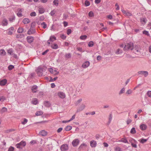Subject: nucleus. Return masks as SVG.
I'll return each mask as SVG.
<instances>
[{"label": "nucleus", "mask_w": 151, "mask_h": 151, "mask_svg": "<svg viewBox=\"0 0 151 151\" xmlns=\"http://www.w3.org/2000/svg\"><path fill=\"white\" fill-rule=\"evenodd\" d=\"M133 43L130 42L128 43L124 46V49L128 50H132L134 48Z\"/></svg>", "instance_id": "f257e3e1"}, {"label": "nucleus", "mask_w": 151, "mask_h": 151, "mask_svg": "<svg viewBox=\"0 0 151 151\" xmlns=\"http://www.w3.org/2000/svg\"><path fill=\"white\" fill-rule=\"evenodd\" d=\"M26 145V142L25 141H22L19 143L16 144V147L17 148L22 149V147H24Z\"/></svg>", "instance_id": "f03ea898"}, {"label": "nucleus", "mask_w": 151, "mask_h": 151, "mask_svg": "<svg viewBox=\"0 0 151 151\" xmlns=\"http://www.w3.org/2000/svg\"><path fill=\"white\" fill-rule=\"evenodd\" d=\"M68 145L66 144H64L62 145L60 148V149L61 151H65L68 150Z\"/></svg>", "instance_id": "7ed1b4c3"}, {"label": "nucleus", "mask_w": 151, "mask_h": 151, "mask_svg": "<svg viewBox=\"0 0 151 151\" xmlns=\"http://www.w3.org/2000/svg\"><path fill=\"white\" fill-rule=\"evenodd\" d=\"M139 75L143 74L144 75L145 77H146L148 75V72L145 71H139L137 73Z\"/></svg>", "instance_id": "20e7f679"}, {"label": "nucleus", "mask_w": 151, "mask_h": 151, "mask_svg": "<svg viewBox=\"0 0 151 151\" xmlns=\"http://www.w3.org/2000/svg\"><path fill=\"white\" fill-rule=\"evenodd\" d=\"M35 32V28L32 27H30V29L27 32V34L29 35L32 34Z\"/></svg>", "instance_id": "39448f33"}, {"label": "nucleus", "mask_w": 151, "mask_h": 151, "mask_svg": "<svg viewBox=\"0 0 151 151\" xmlns=\"http://www.w3.org/2000/svg\"><path fill=\"white\" fill-rule=\"evenodd\" d=\"M79 140L78 139H77L74 140L72 142V145L74 147L77 146L79 144Z\"/></svg>", "instance_id": "423d86ee"}, {"label": "nucleus", "mask_w": 151, "mask_h": 151, "mask_svg": "<svg viewBox=\"0 0 151 151\" xmlns=\"http://www.w3.org/2000/svg\"><path fill=\"white\" fill-rule=\"evenodd\" d=\"M38 76H41L42 75L43 68L40 66L38 67Z\"/></svg>", "instance_id": "0eeeda50"}, {"label": "nucleus", "mask_w": 151, "mask_h": 151, "mask_svg": "<svg viewBox=\"0 0 151 151\" xmlns=\"http://www.w3.org/2000/svg\"><path fill=\"white\" fill-rule=\"evenodd\" d=\"M90 144L92 147H95L96 146L97 143L95 141L92 140L90 141Z\"/></svg>", "instance_id": "6e6552de"}, {"label": "nucleus", "mask_w": 151, "mask_h": 151, "mask_svg": "<svg viewBox=\"0 0 151 151\" xmlns=\"http://www.w3.org/2000/svg\"><path fill=\"white\" fill-rule=\"evenodd\" d=\"M140 20L141 24L143 25L145 24L147 21V19L145 17L140 18Z\"/></svg>", "instance_id": "1a4fd4ad"}, {"label": "nucleus", "mask_w": 151, "mask_h": 151, "mask_svg": "<svg viewBox=\"0 0 151 151\" xmlns=\"http://www.w3.org/2000/svg\"><path fill=\"white\" fill-rule=\"evenodd\" d=\"M90 65V62L88 61H86L82 65V66L84 68H87Z\"/></svg>", "instance_id": "9d476101"}, {"label": "nucleus", "mask_w": 151, "mask_h": 151, "mask_svg": "<svg viewBox=\"0 0 151 151\" xmlns=\"http://www.w3.org/2000/svg\"><path fill=\"white\" fill-rule=\"evenodd\" d=\"M27 42L29 43H31L34 40L33 37L31 36H28L27 38Z\"/></svg>", "instance_id": "9b49d317"}, {"label": "nucleus", "mask_w": 151, "mask_h": 151, "mask_svg": "<svg viewBox=\"0 0 151 151\" xmlns=\"http://www.w3.org/2000/svg\"><path fill=\"white\" fill-rule=\"evenodd\" d=\"M7 80L6 79H4L0 81V85L1 86L5 85L7 83Z\"/></svg>", "instance_id": "f8f14e48"}, {"label": "nucleus", "mask_w": 151, "mask_h": 151, "mask_svg": "<svg viewBox=\"0 0 151 151\" xmlns=\"http://www.w3.org/2000/svg\"><path fill=\"white\" fill-rule=\"evenodd\" d=\"M139 127L142 130L144 131L147 129V127L146 124H142L140 125Z\"/></svg>", "instance_id": "ddd939ff"}, {"label": "nucleus", "mask_w": 151, "mask_h": 151, "mask_svg": "<svg viewBox=\"0 0 151 151\" xmlns=\"http://www.w3.org/2000/svg\"><path fill=\"white\" fill-rule=\"evenodd\" d=\"M14 30V28L13 27H11L8 29L7 34L9 35H12L13 34V31Z\"/></svg>", "instance_id": "4468645a"}, {"label": "nucleus", "mask_w": 151, "mask_h": 151, "mask_svg": "<svg viewBox=\"0 0 151 151\" xmlns=\"http://www.w3.org/2000/svg\"><path fill=\"white\" fill-rule=\"evenodd\" d=\"M37 86L36 85H34L32 87L31 90L33 93H35L37 91Z\"/></svg>", "instance_id": "2eb2a0df"}, {"label": "nucleus", "mask_w": 151, "mask_h": 151, "mask_svg": "<svg viewBox=\"0 0 151 151\" xmlns=\"http://www.w3.org/2000/svg\"><path fill=\"white\" fill-rule=\"evenodd\" d=\"M39 135L43 136H45L47 134V133L45 130H42L39 132Z\"/></svg>", "instance_id": "dca6fc26"}, {"label": "nucleus", "mask_w": 151, "mask_h": 151, "mask_svg": "<svg viewBox=\"0 0 151 151\" xmlns=\"http://www.w3.org/2000/svg\"><path fill=\"white\" fill-rule=\"evenodd\" d=\"M85 106L84 104H82L81 106L77 109V112H80L84 109Z\"/></svg>", "instance_id": "f3484780"}, {"label": "nucleus", "mask_w": 151, "mask_h": 151, "mask_svg": "<svg viewBox=\"0 0 151 151\" xmlns=\"http://www.w3.org/2000/svg\"><path fill=\"white\" fill-rule=\"evenodd\" d=\"M58 96L60 98L62 99H64L65 97V94L63 92H59L58 93Z\"/></svg>", "instance_id": "a211bd4d"}, {"label": "nucleus", "mask_w": 151, "mask_h": 151, "mask_svg": "<svg viewBox=\"0 0 151 151\" xmlns=\"http://www.w3.org/2000/svg\"><path fill=\"white\" fill-rule=\"evenodd\" d=\"M18 12L17 13V15L19 17H21L22 16V9H18Z\"/></svg>", "instance_id": "6ab92c4d"}, {"label": "nucleus", "mask_w": 151, "mask_h": 151, "mask_svg": "<svg viewBox=\"0 0 151 151\" xmlns=\"http://www.w3.org/2000/svg\"><path fill=\"white\" fill-rule=\"evenodd\" d=\"M8 24V21L6 19L4 18L2 21V25L3 26H6Z\"/></svg>", "instance_id": "aec40b11"}, {"label": "nucleus", "mask_w": 151, "mask_h": 151, "mask_svg": "<svg viewBox=\"0 0 151 151\" xmlns=\"http://www.w3.org/2000/svg\"><path fill=\"white\" fill-rule=\"evenodd\" d=\"M134 51L135 53L138 54L140 52V48L138 47L137 46H136L135 48V49L134 50Z\"/></svg>", "instance_id": "412c9836"}, {"label": "nucleus", "mask_w": 151, "mask_h": 151, "mask_svg": "<svg viewBox=\"0 0 151 151\" xmlns=\"http://www.w3.org/2000/svg\"><path fill=\"white\" fill-rule=\"evenodd\" d=\"M30 22L29 19L27 18L24 19L23 20L22 22L24 24H26L29 23Z\"/></svg>", "instance_id": "4be33fe9"}, {"label": "nucleus", "mask_w": 151, "mask_h": 151, "mask_svg": "<svg viewBox=\"0 0 151 151\" xmlns=\"http://www.w3.org/2000/svg\"><path fill=\"white\" fill-rule=\"evenodd\" d=\"M35 73H32L29 75L28 78H29V79H33L35 78Z\"/></svg>", "instance_id": "5701e85b"}, {"label": "nucleus", "mask_w": 151, "mask_h": 151, "mask_svg": "<svg viewBox=\"0 0 151 151\" xmlns=\"http://www.w3.org/2000/svg\"><path fill=\"white\" fill-rule=\"evenodd\" d=\"M43 112L42 111H38V116H40L41 115H42L41 116L43 118L46 117V115H45V114H43Z\"/></svg>", "instance_id": "b1692460"}, {"label": "nucleus", "mask_w": 151, "mask_h": 151, "mask_svg": "<svg viewBox=\"0 0 151 151\" xmlns=\"http://www.w3.org/2000/svg\"><path fill=\"white\" fill-rule=\"evenodd\" d=\"M44 104L45 106L46 107H49L51 105L50 102L48 101H45Z\"/></svg>", "instance_id": "393cba45"}, {"label": "nucleus", "mask_w": 151, "mask_h": 151, "mask_svg": "<svg viewBox=\"0 0 151 151\" xmlns=\"http://www.w3.org/2000/svg\"><path fill=\"white\" fill-rule=\"evenodd\" d=\"M38 10L40 13L42 14L44 13L45 10L43 8L40 7L39 9Z\"/></svg>", "instance_id": "a878e982"}, {"label": "nucleus", "mask_w": 151, "mask_h": 151, "mask_svg": "<svg viewBox=\"0 0 151 151\" xmlns=\"http://www.w3.org/2000/svg\"><path fill=\"white\" fill-rule=\"evenodd\" d=\"M32 103L35 105H36L38 103V101L37 99H34L32 101Z\"/></svg>", "instance_id": "bb28decb"}, {"label": "nucleus", "mask_w": 151, "mask_h": 151, "mask_svg": "<svg viewBox=\"0 0 151 151\" xmlns=\"http://www.w3.org/2000/svg\"><path fill=\"white\" fill-rule=\"evenodd\" d=\"M72 55L70 53H66L65 55V58L67 59H68L71 57Z\"/></svg>", "instance_id": "cd10ccee"}, {"label": "nucleus", "mask_w": 151, "mask_h": 151, "mask_svg": "<svg viewBox=\"0 0 151 151\" xmlns=\"http://www.w3.org/2000/svg\"><path fill=\"white\" fill-rule=\"evenodd\" d=\"M120 141L125 143H128V141L126 138H122Z\"/></svg>", "instance_id": "c85d7f7f"}, {"label": "nucleus", "mask_w": 151, "mask_h": 151, "mask_svg": "<svg viewBox=\"0 0 151 151\" xmlns=\"http://www.w3.org/2000/svg\"><path fill=\"white\" fill-rule=\"evenodd\" d=\"M51 47L53 49H56L58 48V46L56 44H54L51 46Z\"/></svg>", "instance_id": "c756f323"}, {"label": "nucleus", "mask_w": 151, "mask_h": 151, "mask_svg": "<svg viewBox=\"0 0 151 151\" xmlns=\"http://www.w3.org/2000/svg\"><path fill=\"white\" fill-rule=\"evenodd\" d=\"M6 52L4 49L0 50V55H4L6 54Z\"/></svg>", "instance_id": "7c9ffc66"}, {"label": "nucleus", "mask_w": 151, "mask_h": 151, "mask_svg": "<svg viewBox=\"0 0 151 151\" xmlns=\"http://www.w3.org/2000/svg\"><path fill=\"white\" fill-rule=\"evenodd\" d=\"M72 128V127L70 126H67L65 128V130L67 131H68L70 130Z\"/></svg>", "instance_id": "2f4dec72"}, {"label": "nucleus", "mask_w": 151, "mask_h": 151, "mask_svg": "<svg viewBox=\"0 0 151 151\" xmlns=\"http://www.w3.org/2000/svg\"><path fill=\"white\" fill-rule=\"evenodd\" d=\"M24 30L23 28L19 27L17 29V32L19 33H22L23 32Z\"/></svg>", "instance_id": "473e14b6"}, {"label": "nucleus", "mask_w": 151, "mask_h": 151, "mask_svg": "<svg viewBox=\"0 0 151 151\" xmlns=\"http://www.w3.org/2000/svg\"><path fill=\"white\" fill-rule=\"evenodd\" d=\"M130 133L132 134H134L136 133V131L135 130V128L134 127H133L131 129Z\"/></svg>", "instance_id": "72a5a7b5"}, {"label": "nucleus", "mask_w": 151, "mask_h": 151, "mask_svg": "<svg viewBox=\"0 0 151 151\" xmlns=\"http://www.w3.org/2000/svg\"><path fill=\"white\" fill-rule=\"evenodd\" d=\"M24 36V35L23 34H18L16 35V37L17 38H21Z\"/></svg>", "instance_id": "f704fd0d"}, {"label": "nucleus", "mask_w": 151, "mask_h": 151, "mask_svg": "<svg viewBox=\"0 0 151 151\" xmlns=\"http://www.w3.org/2000/svg\"><path fill=\"white\" fill-rule=\"evenodd\" d=\"M41 26L44 29H45L47 27V25L45 22H43L41 24Z\"/></svg>", "instance_id": "c9c22d12"}, {"label": "nucleus", "mask_w": 151, "mask_h": 151, "mask_svg": "<svg viewBox=\"0 0 151 151\" xmlns=\"http://www.w3.org/2000/svg\"><path fill=\"white\" fill-rule=\"evenodd\" d=\"M94 44V42L93 41H90L89 42L88 45L89 47H92L93 46Z\"/></svg>", "instance_id": "e433bc0d"}, {"label": "nucleus", "mask_w": 151, "mask_h": 151, "mask_svg": "<svg viewBox=\"0 0 151 151\" xmlns=\"http://www.w3.org/2000/svg\"><path fill=\"white\" fill-rule=\"evenodd\" d=\"M125 91V88H123L119 91V95H121L122 94L124 93Z\"/></svg>", "instance_id": "4c0bfd02"}, {"label": "nucleus", "mask_w": 151, "mask_h": 151, "mask_svg": "<svg viewBox=\"0 0 151 151\" xmlns=\"http://www.w3.org/2000/svg\"><path fill=\"white\" fill-rule=\"evenodd\" d=\"M56 40V38L55 36H51L50 38V41L53 42Z\"/></svg>", "instance_id": "58836bf2"}, {"label": "nucleus", "mask_w": 151, "mask_h": 151, "mask_svg": "<svg viewBox=\"0 0 151 151\" xmlns=\"http://www.w3.org/2000/svg\"><path fill=\"white\" fill-rule=\"evenodd\" d=\"M147 140V139H144L142 138L141 139L140 142L142 144H144L145 143V142H146Z\"/></svg>", "instance_id": "ea45409f"}, {"label": "nucleus", "mask_w": 151, "mask_h": 151, "mask_svg": "<svg viewBox=\"0 0 151 151\" xmlns=\"http://www.w3.org/2000/svg\"><path fill=\"white\" fill-rule=\"evenodd\" d=\"M87 37V36L86 35H82L80 37V39L82 40H85Z\"/></svg>", "instance_id": "a19ab883"}, {"label": "nucleus", "mask_w": 151, "mask_h": 151, "mask_svg": "<svg viewBox=\"0 0 151 151\" xmlns=\"http://www.w3.org/2000/svg\"><path fill=\"white\" fill-rule=\"evenodd\" d=\"M88 16L90 17H91L94 16L93 12L92 11H90L88 13Z\"/></svg>", "instance_id": "79ce46f5"}, {"label": "nucleus", "mask_w": 151, "mask_h": 151, "mask_svg": "<svg viewBox=\"0 0 151 151\" xmlns=\"http://www.w3.org/2000/svg\"><path fill=\"white\" fill-rule=\"evenodd\" d=\"M7 111V109L6 108L4 107L2 108L1 110V113H4L6 112Z\"/></svg>", "instance_id": "37998d69"}, {"label": "nucleus", "mask_w": 151, "mask_h": 151, "mask_svg": "<svg viewBox=\"0 0 151 151\" xmlns=\"http://www.w3.org/2000/svg\"><path fill=\"white\" fill-rule=\"evenodd\" d=\"M85 4L86 6H88L90 5V3L88 0H86L85 2Z\"/></svg>", "instance_id": "c03bdc74"}, {"label": "nucleus", "mask_w": 151, "mask_h": 151, "mask_svg": "<svg viewBox=\"0 0 151 151\" xmlns=\"http://www.w3.org/2000/svg\"><path fill=\"white\" fill-rule=\"evenodd\" d=\"M143 34L148 36H150V34H149L148 32L146 30L144 31L143 32Z\"/></svg>", "instance_id": "a18cd8bd"}, {"label": "nucleus", "mask_w": 151, "mask_h": 151, "mask_svg": "<svg viewBox=\"0 0 151 151\" xmlns=\"http://www.w3.org/2000/svg\"><path fill=\"white\" fill-rule=\"evenodd\" d=\"M112 119V114H110L109 116V123L110 124Z\"/></svg>", "instance_id": "49530a36"}, {"label": "nucleus", "mask_w": 151, "mask_h": 151, "mask_svg": "<svg viewBox=\"0 0 151 151\" xmlns=\"http://www.w3.org/2000/svg\"><path fill=\"white\" fill-rule=\"evenodd\" d=\"M82 101V99H80L76 102L75 103L76 105H78L79 103H80V102Z\"/></svg>", "instance_id": "de8ad7c7"}, {"label": "nucleus", "mask_w": 151, "mask_h": 151, "mask_svg": "<svg viewBox=\"0 0 151 151\" xmlns=\"http://www.w3.org/2000/svg\"><path fill=\"white\" fill-rule=\"evenodd\" d=\"M126 15L128 17L131 16H132V14L129 12L127 11V13H126Z\"/></svg>", "instance_id": "09e8293b"}, {"label": "nucleus", "mask_w": 151, "mask_h": 151, "mask_svg": "<svg viewBox=\"0 0 151 151\" xmlns=\"http://www.w3.org/2000/svg\"><path fill=\"white\" fill-rule=\"evenodd\" d=\"M6 99L4 96H2L0 97V101L2 102L6 100Z\"/></svg>", "instance_id": "8fccbe9b"}, {"label": "nucleus", "mask_w": 151, "mask_h": 151, "mask_svg": "<svg viewBox=\"0 0 151 151\" xmlns=\"http://www.w3.org/2000/svg\"><path fill=\"white\" fill-rule=\"evenodd\" d=\"M54 5L56 6H57L58 4V0H54L53 1Z\"/></svg>", "instance_id": "3c124183"}, {"label": "nucleus", "mask_w": 151, "mask_h": 151, "mask_svg": "<svg viewBox=\"0 0 151 151\" xmlns=\"http://www.w3.org/2000/svg\"><path fill=\"white\" fill-rule=\"evenodd\" d=\"M115 151H122L121 149L119 147H116L114 149Z\"/></svg>", "instance_id": "603ef678"}, {"label": "nucleus", "mask_w": 151, "mask_h": 151, "mask_svg": "<svg viewBox=\"0 0 151 151\" xmlns=\"http://www.w3.org/2000/svg\"><path fill=\"white\" fill-rule=\"evenodd\" d=\"M58 78V77H55L53 79H52V77L50 78V82H53L54 81H55Z\"/></svg>", "instance_id": "864d4df0"}, {"label": "nucleus", "mask_w": 151, "mask_h": 151, "mask_svg": "<svg viewBox=\"0 0 151 151\" xmlns=\"http://www.w3.org/2000/svg\"><path fill=\"white\" fill-rule=\"evenodd\" d=\"M15 19V17L14 16H13L9 18V21L11 22H12Z\"/></svg>", "instance_id": "5fc2aeb1"}, {"label": "nucleus", "mask_w": 151, "mask_h": 151, "mask_svg": "<svg viewBox=\"0 0 151 151\" xmlns=\"http://www.w3.org/2000/svg\"><path fill=\"white\" fill-rule=\"evenodd\" d=\"M122 50H120V49H118L117 51L116 52V53L117 54H120L122 53Z\"/></svg>", "instance_id": "6e6d98bb"}, {"label": "nucleus", "mask_w": 151, "mask_h": 151, "mask_svg": "<svg viewBox=\"0 0 151 151\" xmlns=\"http://www.w3.org/2000/svg\"><path fill=\"white\" fill-rule=\"evenodd\" d=\"M23 122H22V124L23 125L25 124L27 122L28 120L26 119H24Z\"/></svg>", "instance_id": "4d7b16f0"}, {"label": "nucleus", "mask_w": 151, "mask_h": 151, "mask_svg": "<svg viewBox=\"0 0 151 151\" xmlns=\"http://www.w3.org/2000/svg\"><path fill=\"white\" fill-rule=\"evenodd\" d=\"M14 68V66L12 65H10L8 66V68L9 70H12Z\"/></svg>", "instance_id": "13d9d810"}, {"label": "nucleus", "mask_w": 151, "mask_h": 151, "mask_svg": "<svg viewBox=\"0 0 151 151\" xmlns=\"http://www.w3.org/2000/svg\"><path fill=\"white\" fill-rule=\"evenodd\" d=\"M126 58L128 59H130L131 58H134V57H132L131 55H130L129 54H127L126 55Z\"/></svg>", "instance_id": "bf43d9fd"}, {"label": "nucleus", "mask_w": 151, "mask_h": 151, "mask_svg": "<svg viewBox=\"0 0 151 151\" xmlns=\"http://www.w3.org/2000/svg\"><path fill=\"white\" fill-rule=\"evenodd\" d=\"M36 15V13L35 12H32L30 14V15L31 17L35 16Z\"/></svg>", "instance_id": "052dcab7"}, {"label": "nucleus", "mask_w": 151, "mask_h": 151, "mask_svg": "<svg viewBox=\"0 0 151 151\" xmlns=\"http://www.w3.org/2000/svg\"><path fill=\"white\" fill-rule=\"evenodd\" d=\"M36 25V23L35 22H32L31 25L30 27H32L33 28H35V27Z\"/></svg>", "instance_id": "680f3d73"}, {"label": "nucleus", "mask_w": 151, "mask_h": 151, "mask_svg": "<svg viewBox=\"0 0 151 151\" xmlns=\"http://www.w3.org/2000/svg\"><path fill=\"white\" fill-rule=\"evenodd\" d=\"M72 32L71 30L70 29H68L67 30V34L68 35H69Z\"/></svg>", "instance_id": "e2e57ef3"}, {"label": "nucleus", "mask_w": 151, "mask_h": 151, "mask_svg": "<svg viewBox=\"0 0 151 151\" xmlns=\"http://www.w3.org/2000/svg\"><path fill=\"white\" fill-rule=\"evenodd\" d=\"M132 92V91L130 89L128 90L126 92V93L128 94H130Z\"/></svg>", "instance_id": "0e129e2a"}, {"label": "nucleus", "mask_w": 151, "mask_h": 151, "mask_svg": "<svg viewBox=\"0 0 151 151\" xmlns=\"http://www.w3.org/2000/svg\"><path fill=\"white\" fill-rule=\"evenodd\" d=\"M49 71L51 73L54 74V70L52 68H49Z\"/></svg>", "instance_id": "69168bd1"}, {"label": "nucleus", "mask_w": 151, "mask_h": 151, "mask_svg": "<svg viewBox=\"0 0 151 151\" xmlns=\"http://www.w3.org/2000/svg\"><path fill=\"white\" fill-rule=\"evenodd\" d=\"M14 150V148L12 147H10L8 149V151H13Z\"/></svg>", "instance_id": "338daca9"}, {"label": "nucleus", "mask_w": 151, "mask_h": 151, "mask_svg": "<svg viewBox=\"0 0 151 151\" xmlns=\"http://www.w3.org/2000/svg\"><path fill=\"white\" fill-rule=\"evenodd\" d=\"M147 94L149 97H151V91H148L147 92Z\"/></svg>", "instance_id": "774afa93"}]
</instances>
